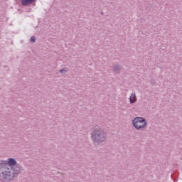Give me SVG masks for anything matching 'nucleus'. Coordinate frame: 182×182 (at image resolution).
<instances>
[{
  "mask_svg": "<svg viewBox=\"0 0 182 182\" xmlns=\"http://www.w3.org/2000/svg\"><path fill=\"white\" fill-rule=\"evenodd\" d=\"M8 163V164H7ZM9 166H15L16 164V161L12 158L9 159L8 161H1L0 162V179L2 178H14V177H16L18 173H20L21 168L19 167L16 166L14 168L8 167Z\"/></svg>",
  "mask_w": 182,
  "mask_h": 182,
  "instance_id": "f257e3e1",
  "label": "nucleus"
},
{
  "mask_svg": "<svg viewBox=\"0 0 182 182\" xmlns=\"http://www.w3.org/2000/svg\"><path fill=\"white\" fill-rule=\"evenodd\" d=\"M133 125L135 129L140 130V129H144L146 127V119L143 117H136L134 119Z\"/></svg>",
  "mask_w": 182,
  "mask_h": 182,
  "instance_id": "f03ea898",
  "label": "nucleus"
},
{
  "mask_svg": "<svg viewBox=\"0 0 182 182\" xmlns=\"http://www.w3.org/2000/svg\"><path fill=\"white\" fill-rule=\"evenodd\" d=\"M92 139H94V141H97V143H100L102 141H104L106 137L105 136V133L97 130L92 132Z\"/></svg>",
  "mask_w": 182,
  "mask_h": 182,
  "instance_id": "7ed1b4c3",
  "label": "nucleus"
},
{
  "mask_svg": "<svg viewBox=\"0 0 182 182\" xmlns=\"http://www.w3.org/2000/svg\"><path fill=\"white\" fill-rule=\"evenodd\" d=\"M33 2H36V0H22L21 4L23 6H26V5H31V4H33Z\"/></svg>",
  "mask_w": 182,
  "mask_h": 182,
  "instance_id": "20e7f679",
  "label": "nucleus"
},
{
  "mask_svg": "<svg viewBox=\"0 0 182 182\" xmlns=\"http://www.w3.org/2000/svg\"><path fill=\"white\" fill-rule=\"evenodd\" d=\"M136 102V94L132 93L130 96V103H134Z\"/></svg>",
  "mask_w": 182,
  "mask_h": 182,
  "instance_id": "39448f33",
  "label": "nucleus"
},
{
  "mask_svg": "<svg viewBox=\"0 0 182 182\" xmlns=\"http://www.w3.org/2000/svg\"><path fill=\"white\" fill-rule=\"evenodd\" d=\"M30 41H31V42L34 43L36 41V39L35 38V36H32L31 38Z\"/></svg>",
  "mask_w": 182,
  "mask_h": 182,
  "instance_id": "423d86ee",
  "label": "nucleus"
},
{
  "mask_svg": "<svg viewBox=\"0 0 182 182\" xmlns=\"http://www.w3.org/2000/svg\"><path fill=\"white\" fill-rule=\"evenodd\" d=\"M60 72V73H63V72H66V70H61Z\"/></svg>",
  "mask_w": 182,
  "mask_h": 182,
  "instance_id": "0eeeda50",
  "label": "nucleus"
},
{
  "mask_svg": "<svg viewBox=\"0 0 182 182\" xmlns=\"http://www.w3.org/2000/svg\"><path fill=\"white\" fill-rule=\"evenodd\" d=\"M118 68H119L118 66L114 68V70H117V69Z\"/></svg>",
  "mask_w": 182,
  "mask_h": 182,
  "instance_id": "6e6552de",
  "label": "nucleus"
}]
</instances>
